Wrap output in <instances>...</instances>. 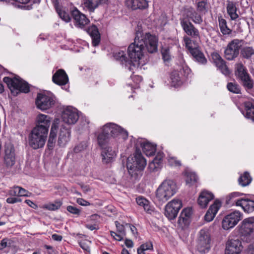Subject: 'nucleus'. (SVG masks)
Listing matches in <instances>:
<instances>
[{"label":"nucleus","mask_w":254,"mask_h":254,"mask_svg":"<svg viewBox=\"0 0 254 254\" xmlns=\"http://www.w3.org/2000/svg\"><path fill=\"white\" fill-rule=\"evenodd\" d=\"M186 176V182L187 184L191 185L197 181V177L194 173L187 172Z\"/></svg>","instance_id":"c03bdc74"},{"label":"nucleus","mask_w":254,"mask_h":254,"mask_svg":"<svg viewBox=\"0 0 254 254\" xmlns=\"http://www.w3.org/2000/svg\"><path fill=\"white\" fill-rule=\"evenodd\" d=\"M15 162L14 149L12 148H7L5 149L4 164L7 168H11Z\"/></svg>","instance_id":"2f4dec72"},{"label":"nucleus","mask_w":254,"mask_h":254,"mask_svg":"<svg viewBox=\"0 0 254 254\" xmlns=\"http://www.w3.org/2000/svg\"><path fill=\"white\" fill-rule=\"evenodd\" d=\"M163 59L165 61H168L171 59L169 50L167 49H163L162 51Z\"/></svg>","instance_id":"13d9d810"},{"label":"nucleus","mask_w":254,"mask_h":254,"mask_svg":"<svg viewBox=\"0 0 254 254\" xmlns=\"http://www.w3.org/2000/svg\"><path fill=\"white\" fill-rule=\"evenodd\" d=\"M102 149V156L103 162L109 163L112 162L116 156L115 151L109 146L103 148Z\"/></svg>","instance_id":"c756f323"},{"label":"nucleus","mask_w":254,"mask_h":254,"mask_svg":"<svg viewBox=\"0 0 254 254\" xmlns=\"http://www.w3.org/2000/svg\"><path fill=\"white\" fill-rule=\"evenodd\" d=\"M109 136V134H107L104 132L103 127L102 132L98 136V144L102 149L108 146H106V144L108 142Z\"/></svg>","instance_id":"58836bf2"},{"label":"nucleus","mask_w":254,"mask_h":254,"mask_svg":"<svg viewBox=\"0 0 254 254\" xmlns=\"http://www.w3.org/2000/svg\"><path fill=\"white\" fill-rule=\"evenodd\" d=\"M171 84L173 86H180L182 84V81L179 72L174 71L171 74Z\"/></svg>","instance_id":"79ce46f5"},{"label":"nucleus","mask_w":254,"mask_h":254,"mask_svg":"<svg viewBox=\"0 0 254 254\" xmlns=\"http://www.w3.org/2000/svg\"><path fill=\"white\" fill-rule=\"evenodd\" d=\"M62 202L60 201H56L53 203H49L45 205V208L49 210L54 211L60 208L62 205Z\"/></svg>","instance_id":"49530a36"},{"label":"nucleus","mask_w":254,"mask_h":254,"mask_svg":"<svg viewBox=\"0 0 254 254\" xmlns=\"http://www.w3.org/2000/svg\"><path fill=\"white\" fill-rule=\"evenodd\" d=\"M177 190L174 181L171 180H164L156 191V197L159 201L165 202L176 193Z\"/></svg>","instance_id":"f03ea898"},{"label":"nucleus","mask_w":254,"mask_h":254,"mask_svg":"<svg viewBox=\"0 0 254 254\" xmlns=\"http://www.w3.org/2000/svg\"><path fill=\"white\" fill-rule=\"evenodd\" d=\"M180 24L187 35L193 39L199 38L200 34L198 30L194 27L191 22L184 19H180Z\"/></svg>","instance_id":"4468645a"},{"label":"nucleus","mask_w":254,"mask_h":254,"mask_svg":"<svg viewBox=\"0 0 254 254\" xmlns=\"http://www.w3.org/2000/svg\"><path fill=\"white\" fill-rule=\"evenodd\" d=\"M241 83L247 90L252 89L254 87V81L249 74H246L245 77L240 79Z\"/></svg>","instance_id":"ea45409f"},{"label":"nucleus","mask_w":254,"mask_h":254,"mask_svg":"<svg viewBox=\"0 0 254 254\" xmlns=\"http://www.w3.org/2000/svg\"><path fill=\"white\" fill-rule=\"evenodd\" d=\"M71 14L75 21V25L77 27L83 28L89 22L85 15L81 13L76 8L71 11Z\"/></svg>","instance_id":"aec40b11"},{"label":"nucleus","mask_w":254,"mask_h":254,"mask_svg":"<svg viewBox=\"0 0 254 254\" xmlns=\"http://www.w3.org/2000/svg\"><path fill=\"white\" fill-rule=\"evenodd\" d=\"M184 18L189 21L190 19L195 24H200L202 22L201 16L191 7L184 10L182 17L180 19Z\"/></svg>","instance_id":"f3484780"},{"label":"nucleus","mask_w":254,"mask_h":254,"mask_svg":"<svg viewBox=\"0 0 254 254\" xmlns=\"http://www.w3.org/2000/svg\"><path fill=\"white\" fill-rule=\"evenodd\" d=\"M129 66L128 67V69L130 71H132L133 70L134 68L136 67V66H138L139 65L136 64V63L132 62L131 60L130 61H127V63Z\"/></svg>","instance_id":"69168bd1"},{"label":"nucleus","mask_w":254,"mask_h":254,"mask_svg":"<svg viewBox=\"0 0 254 254\" xmlns=\"http://www.w3.org/2000/svg\"><path fill=\"white\" fill-rule=\"evenodd\" d=\"M194 60L199 64H205L207 63V59L205 58L204 54L198 48L195 50H191L190 53Z\"/></svg>","instance_id":"f704fd0d"},{"label":"nucleus","mask_w":254,"mask_h":254,"mask_svg":"<svg viewBox=\"0 0 254 254\" xmlns=\"http://www.w3.org/2000/svg\"><path fill=\"white\" fill-rule=\"evenodd\" d=\"M104 131L110 136L114 137L121 136L124 139L127 138L128 136L127 132L122 128L118 125L108 123L104 126Z\"/></svg>","instance_id":"f8f14e48"},{"label":"nucleus","mask_w":254,"mask_h":254,"mask_svg":"<svg viewBox=\"0 0 254 254\" xmlns=\"http://www.w3.org/2000/svg\"><path fill=\"white\" fill-rule=\"evenodd\" d=\"M246 110L245 117L254 122V100H250L244 102Z\"/></svg>","instance_id":"473e14b6"},{"label":"nucleus","mask_w":254,"mask_h":254,"mask_svg":"<svg viewBox=\"0 0 254 254\" xmlns=\"http://www.w3.org/2000/svg\"><path fill=\"white\" fill-rule=\"evenodd\" d=\"M70 130L69 128L62 127L60 129L58 143L60 146H64L69 140Z\"/></svg>","instance_id":"b1692460"},{"label":"nucleus","mask_w":254,"mask_h":254,"mask_svg":"<svg viewBox=\"0 0 254 254\" xmlns=\"http://www.w3.org/2000/svg\"><path fill=\"white\" fill-rule=\"evenodd\" d=\"M30 193L25 189L19 187L18 190V196H28Z\"/></svg>","instance_id":"052dcab7"},{"label":"nucleus","mask_w":254,"mask_h":254,"mask_svg":"<svg viewBox=\"0 0 254 254\" xmlns=\"http://www.w3.org/2000/svg\"><path fill=\"white\" fill-rule=\"evenodd\" d=\"M235 74L240 79L243 78L246 74H249L247 68L244 66L242 63H238L235 64Z\"/></svg>","instance_id":"4c0bfd02"},{"label":"nucleus","mask_w":254,"mask_h":254,"mask_svg":"<svg viewBox=\"0 0 254 254\" xmlns=\"http://www.w3.org/2000/svg\"><path fill=\"white\" fill-rule=\"evenodd\" d=\"M211 238L209 231L206 229L201 230L197 241V249L200 253L208 252L210 248Z\"/></svg>","instance_id":"0eeeda50"},{"label":"nucleus","mask_w":254,"mask_h":254,"mask_svg":"<svg viewBox=\"0 0 254 254\" xmlns=\"http://www.w3.org/2000/svg\"><path fill=\"white\" fill-rule=\"evenodd\" d=\"M184 41L185 42L186 48L188 49L190 53L191 52V50H195L197 48L192 46V44L194 43V42L191 39L190 37L187 36H184Z\"/></svg>","instance_id":"a18cd8bd"},{"label":"nucleus","mask_w":254,"mask_h":254,"mask_svg":"<svg viewBox=\"0 0 254 254\" xmlns=\"http://www.w3.org/2000/svg\"><path fill=\"white\" fill-rule=\"evenodd\" d=\"M219 27L221 32L223 35H229L232 33V30L227 26L226 20L221 16L218 17Z\"/></svg>","instance_id":"e433bc0d"},{"label":"nucleus","mask_w":254,"mask_h":254,"mask_svg":"<svg viewBox=\"0 0 254 254\" xmlns=\"http://www.w3.org/2000/svg\"><path fill=\"white\" fill-rule=\"evenodd\" d=\"M67 210L73 214L79 215L80 213V210L74 206L69 205L67 207Z\"/></svg>","instance_id":"6e6d98bb"},{"label":"nucleus","mask_w":254,"mask_h":254,"mask_svg":"<svg viewBox=\"0 0 254 254\" xmlns=\"http://www.w3.org/2000/svg\"><path fill=\"white\" fill-rule=\"evenodd\" d=\"M19 189V187L14 186L11 188L8 191V193L11 196H18V192Z\"/></svg>","instance_id":"4d7b16f0"},{"label":"nucleus","mask_w":254,"mask_h":254,"mask_svg":"<svg viewBox=\"0 0 254 254\" xmlns=\"http://www.w3.org/2000/svg\"><path fill=\"white\" fill-rule=\"evenodd\" d=\"M214 198V195L207 190H203L200 193L198 198V203L201 208H205L209 202Z\"/></svg>","instance_id":"393cba45"},{"label":"nucleus","mask_w":254,"mask_h":254,"mask_svg":"<svg viewBox=\"0 0 254 254\" xmlns=\"http://www.w3.org/2000/svg\"><path fill=\"white\" fill-rule=\"evenodd\" d=\"M220 206V202L218 200L215 201L214 203L210 206L205 214L204 216L205 220L207 222L212 221L214 219Z\"/></svg>","instance_id":"bb28decb"},{"label":"nucleus","mask_w":254,"mask_h":254,"mask_svg":"<svg viewBox=\"0 0 254 254\" xmlns=\"http://www.w3.org/2000/svg\"><path fill=\"white\" fill-rule=\"evenodd\" d=\"M246 253L247 254H254V243L249 245Z\"/></svg>","instance_id":"774afa93"},{"label":"nucleus","mask_w":254,"mask_h":254,"mask_svg":"<svg viewBox=\"0 0 254 254\" xmlns=\"http://www.w3.org/2000/svg\"><path fill=\"white\" fill-rule=\"evenodd\" d=\"M238 8L236 3L231 0L227 1L226 10L228 14L229 15L231 20H236L239 17V14L237 13Z\"/></svg>","instance_id":"7c9ffc66"},{"label":"nucleus","mask_w":254,"mask_h":254,"mask_svg":"<svg viewBox=\"0 0 254 254\" xmlns=\"http://www.w3.org/2000/svg\"><path fill=\"white\" fill-rule=\"evenodd\" d=\"M115 57L117 60L121 61L122 63H127V57H126L125 53L123 51L116 53Z\"/></svg>","instance_id":"8fccbe9b"},{"label":"nucleus","mask_w":254,"mask_h":254,"mask_svg":"<svg viewBox=\"0 0 254 254\" xmlns=\"http://www.w3.org/2000/svg\"><path fill=\"white\" fill-rule=\"evenodd\" d=\"M141 146L143 151L147 156L153 155L156 151V145L148 141L141 143Z\"/></svg>","instance_id":"c9c22d12"},{"label":"nucleus","mask_w":254,"mask_h":254,"mask_svg":"<svg viewBox=\"0 0 254 254\" xmlns=\"http://www.w3.org/2000/svg\"><path fill=\"white\" fill-rule=\"evenodd\" d=\"M148 0H126L127 6L132 10H144L148 7Z\"/></svg>","instance_id":"4be33fe9"},{"label":"nucleus","mask_w":254,"mask_h":254,"mask_svg":"<svg viewBox=\"0 0 254 254\" xmlns=\"http://www.w3.org/2000/svg\"><path fill=\"white\" fill-rule=\"evenodd\" d=\"M87 32L92 38L93 45L94 46L98 45L100 42L101 36L97 26L94 25H92L87 29Z\"/></svg>","instance_id":"cd10ccee"},{"label":"nucleus","mask_w":254,"mask_h":254,"mask_svg":"<svg viewBox=\"0 0 254 254\" xmlns=\"http://www.w3.org/2000/svg\"><path fill=\"white\" fill-rule=\"evenodd\" d=\"M146 165V161L143 157L141 152L136 150L133 156L128 157L127 166L129 174L132 177H135L139 171L144 169Z\"/></svg>","instance_id":"7ed1b4c3"},{"label":"nucleus","mask_w":254,"mask_h":254,"mask_svg":"<svg viewBox=\"0 0 254 254\" xmlns=\"http://www.w3.org/2000/svg\"><path fill=\"white\" fill-rule=\"evenodd\" d=\"M87 32L92 38L93 45L94 46L98 45L100 42L101 36L97 26L94 25H92L87 29Z\"/></svg>","instance_id":"c85d7f7f"},{"label":"nucleus","mask_w":254,"mask_h":254,"mask_svg":"<svg viewBox=\"0 0 254 254\" xmlns=\"http://www.w3.org/2000/svg\"><path fill=\"white\" fill-rule=\"evenodd\" d=\"M57 12L61 18L66 22H69L71 20L69 15L65 11L57 9Z\"/></svg>","instance_id":"de8ad7c7"},{"label":"nucleus","mask_w":254,"mask_h":254,"mask_svg":"<svg viewBox=\"0 0 254 254\" xmlns=\"http://www.w3.org/2000/svg\"><path fill=\"white\" fill-rule=\"evenodd\" d=\"M227 88L229 91L234 93L238 94L240 92L239 86L234 83H228L227 84Z\"/></svg>","instance_id":"09e8293b"},{"label":"nucleus","mask_w":254,"mask_h":254,"mask_svg":"<svg viewBox=\"0 0 254 254\" xmlns=\"http://www.w3.org/2000/svg\"><path fill=\"white\" fill-rule=\"evenodd\" d=\"M115 225H116L118 232L119 233L122 234V235H126L125 226L123 224H120L117 221H115Z\"/></svg>","instance_id":"864d4df0"},{"label":"nucleus","mask_w":254,"mask_h":254,"mask_svg":"<svg viewBox=\"0 0 254 254\" xmlns=\"http://www.w3.org/2000/svg\"><path fill=\"white\" fill-rule=\"evenodd\" d=\"M168 162L171 166H180L181 165V162L177 160L175 157H169Z\"/></svg>","instance_id":"bf43d9fd"},{"label":"nucleus","mask_w":254,"mask_h":254,"mask_svg":"<svg viewBox=\"0 0 254 254\" xmlns=\"http://www.w3.org/2000/svg\"><path fill=\"white\" fill-rule=\"evenodd\" d=\"M58 128V127L56 123H54L52 124L49 137L56 140Z\"/></svg>","instance_id":"3c124183"},{"label":"nucleus","mask_w":254,"mask_h":254,"mask_svg":"<svg viewBox=\"0 0 254 254\" xmlns=\"http://www.w3.org/2000/svg\"><path fill=\"white\" fill-rule=\"evenodd\" d=\"M51 118L48 115L39 114L36 118V126L34 128L48 132L51 125Z\"/></svg>","instance_id":"2eb2a0df"},{"label":"nucleus","mask_w":254,"mask_h":254,"mask_svg":"<svg viewBox=\"0 0 254 254\" xmlns=\"http://www.w3.org/2000/svg\"><path fill=\"white\" fill-rule=\"evenodd\" d=\"M239 232L244 236L251 235L254 232V217L244 219L239 225Z\"/></svg>","instance_id":"ddd939ff"},{"label":"nucleus","mask_w":254,"mask_h":254,"mask_svg":"<svg viewBox=\"0 0 254 254\" xmlns=\"http://www.w3.org/2000/svg\"><path fill=\"white\" fill-rule=\"evenodd\" d=\"M243 214L238 211H235L227 215L223 219L222 226L224 229L228 230L233 228L242 219Z\"/></svg>","instance_id":"9b49d317"},{"label":"nucleus","mask_w":254,"mask_h":254,"mask_svg":"<svg viewBox=\"0 0 254 254\" xmlns=\"http://www.w3.org/2000/svg\"><path fill=\"white\" fill-rule=\"evenodd\" d=\"M243 42L242 40L235 39L228 44L224 51L225 57L227 60H233L238 56Z\"/></svg>","instance_id":"423d86ee"},{"label":"nucleus","mask_w":254,"mask_h":254,"mask_svg":"<svg viewBox=\"0 0 254 254\" xmlns=\"http://www.w3.org/2000/svg\"><path fill=\"white\" fill-rule=\"evenodd\" d=\"M236 205L241 206L247 213L254 211V201L249 199H239L235 200Z\"/></svg>","instance_id":"5701e85b"},{"label":"nucleus","mask_w":254,"mask_h":254,"mask_svg":"<svg viewBox=\"0 0 254 254\" xmlns=\"http://www.w3.org/2000/svg\"><path fill=\"white\" fill-rule=\"evenodd\" d=\"M3 81L7 85L11 93L14 95H17L19 92L26 93L29 91V84L18 76L13 78L5 77Z\"/></svg>","instance_id":"20e7f679"},{"label":"nucleus","mask_w":254,"mask_h":254,"mask_svg":"<svg viewBox=\"0 0 254 254\" xmlns=\"http://www.w3.org/2000/svg\"><path fill=\"white\" fill-rule=\"evenodd\" d=\"M108 0H83L84 6L90 11L94 12L100 5L107 3Z\"/></svg>","instance_id":"a878e982"},{"label":"nucleus","mask_w":254,"mask_h":254,"mask_svg":"<svg viewBox=\"0 0 254 254\" xmlns=\"http://www.w3.org/2000/svg\"><path fill=\"white\" fill-rule=\"evenodd\" d=\"M191 213V209L190 208H185L181 212L178 220V225L182 229H185L189 225Z\"/></svg>","instance_id":"6ab92c4d"},{"label":"nucleus","mask_w":254,"mask_h":254,"mask_svg":"<svg viewBox=\"0 0 254 254\" xmlns=\"http://www.w3.org/2000/svg\"><path fill=\"white\" fill-rule=\"evenodd\" d=\"M182 207L181 201L174 199L166 204L165 208V215L170 220L174 219Z\"/></svg>","instance_id":"1a4fd4ad"},{"label":"nucleus","mask_w":254,"mask_h":254,"mask_svg":"<svg viewBox=\"0 0 254 254\" xmlns=\"http://www.w3.org/2000/svg\"><path fill=\"white\" fill-rule=\"evenodd\" d=\"M139 248L142 249L143 251L151 250L153 248V245L151 242H147L141 245Z\"/></svg>","instance_id":"680f3d73"},{"label":"nucleus","mask_w":254,"mask_h":254,"mask_svg":"<svg viewBox=\"0 0 254 254\" xmlns=\"http://www.w3.org/2000/svg\"><path fill=\"white\" fill-rule=\"evenodd\" d=\"M197 10L199 12L205 13L207 11V3L202 0L199 1L197 4Z\"/></svg>","instance_id":"603ef678"},{"label":"nucleus","mask_w":254,"mask_h":254,"mask_svg":"<svg viewBox=\"0 0 254 254\" xmlns=\"http://www.w3.org/2000/svg\"><path fill=\"white\" fill-rule=\"evenodd\" d=\"M136 203L140 206L143 207L144 210L147 213L151 214L153 212V208L151 206L150 202L145 198L139 196L136 199Z\"/></svg>","instance_id":"72a5a7b5"},{"label":"nucleus","mask_w":254,"mask_h":254,"mask_svg":"<svg viewBox=\"0 0 254 254\" xmlns=\"http://www.w3.org/2000/svg\"><path fill=\"white\" fill-rule=\"evenodd\" d=\"M241 195V193L238 192H234L230 193L227 198V201H231L234 198L237 197Z\"/></svg>","instance_id":"338daca9"},{"label":"nucleus","mask_w":254,"mask_h":254,"mask_svg":"<svg viewBox=\"0 0 254 254\" xmlns=\"http://www.w3.org/2000/svg\"><path fill=\"white\" fill-rule=\"evenodd\" d=\"M52 81L55 84L60 85H65L68 82V77L64 69L58 70L52 77Z\"/></svg>","instance_id":"412c9836"},{"label":"nucleus","mask_w":254,"mask_h":254,"mask_svg":"<svg viewBox=\"0 0 254 254\" xmlns=\"http://www.w3.org/2000/svg\"><path fill=\"white\" fill-rule=\"evenodd\" d=\"M10 244L9 240L7 239H3L0 243V250H2Z\"/></svg>","instance_id":"e2e57ef3"},{"label":"nucleus","mask_w":254,"mask_h":254,"mask_svg":"<svg viewBox=\"0 0 254 254\" xmlns=\"http://www.w3.org/2000/svg\"><path fill=\"white\" fill-rule=\"evenodd\" d=\"M110 234L115 240L118 241H122L124 239V237L126 236L125 235H122V234L119 233L118 232L116 233L112 231H110Z\"/></svg>","instance_id":"5fc2aeb1"},{"label":"nucleus","mask_w":254,"mask_h":254,"mask_svg":"<svg viewBox=\"0 0 254 254\" xmlns=\"http://www.w3.org/2000/svg\"><path fill=\"white\" fill-rule=\"evenodd\" d=\"M238 181L241 186L245 187L251 183L252 181V178L251 177L249 173L246 172L243 175L240 177Z\"/></svg>","instance_id":"a19ab883"},{"label":"nucleus","mask_w":254,"mask_h":254,"mask_svg":"<svg viewBox=\"0 0 254 254\" xmlns=\"http://www.w3.org/2000/svg\"><path fill=\"white\" fill-rule=\"evenodd\" d=\"M212 59L217 68L225 75L230 74V71L226 64V62L217 53H213L211 54Z\"/></svg>","instance_id":"a211bd4d"},{"label":"nucleus","mask_w":254,"mask_h":254,"mask_svg":"<svg viewBox=\"0 0 254 254\" xmlns=\"http://www.w3.org/2000/svg\"><path fill=\"white\" fill-rule=\"evenodd\" d=\"M48 132L33 128L28 136V142L30 147L37 149L44 146L47 138Z\"/></svg>","instance_id":"39448f33"},{"label":"nucleus","mask_w":254,"mask_h":254,"mask_svg":"<svg viewBox=\"0 0 254 254\" xmlns=\"http://www.w3.org/2000/svg\"><path fill=\"white\" fill-rule=\"evenodd\" d=\"M243 249L241 242L238 240H230L226 244L225 254H240Z\"/></svg>","instance_id":"dca6fc26"},{"label":"nucleus","mask_w":254,"mask_h":254,"mask_svg":"<svg viewBox=\"0 0 254 254\" xmlns=\"http://www.w3.org/2000/svg\"><path fill=\"white\" fill-rule=\"evenodd\" d=\"M6 202L9 204H13L18 202H20L21 199L17 197H8L6 199Z\"/></svg>","instance_id":"0e129e2a"},{"label":"nucleus","mask_w":254,"mask_h":254,"mask_svg":"<svg viewBox=\"0 0 254 254\" xmlns=\"http://www.w3.org/2000/svg\"><path fill=\"white\" fill-rule=\"evenodd\" d=\"M254 55V49L251 47H246L241 50V55L245 59H250Z\"/></svg>","instance_id":"37998d69"},{"label":"nucleus","mask_w":254,"mask_h":254,"mask_svg":"<svg viewBox=\"0 0 254 254\" xmlns=\"http://www.w3.org/2000/svg\"><path fill=\"white\" fill-rule=\"evenodd\" d=\"M55 103L54 97L43 93H38L35 100L37 108L41 111L49 109L54 105Z\"/></svg>","instance_id":"6e6552de"},{"label":"nucleus","mask_w":254,"mask_h":254,"mask_svg":"<svg viewBox=\"0 0 254 254\" xmlns=\"http://www.w3.org/2000/svg\"><path fill=\"white\" fill-rule=\"evenodd\" d=\"M157 44L158 39L155 35L143 32L138 26L134 42L128 47V56L137 64L143 65L144 63L142 62V60L145 52L146 51L150 53L156 52Z\"/></svg>","instance_id":"f257e3e1"},{"label":"nucleus","mask_w":254,"mask_h":254,"mask_svg":"<svg viewBox=\"0 0 254 254\" xmlns=\"http://www.w3.org/2000/svg\"><path fill=\"white\" fill-rule=\"evenodd\" d=\"M62 119L63 122L67 125H74L79 119L78 111L72 107H66L62 112Z\"/></svg>","instance_id":"9d476101"}]
</instances>
